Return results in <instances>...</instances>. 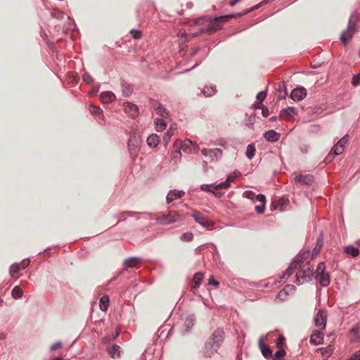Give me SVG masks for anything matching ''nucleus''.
Masks as SVG:
<instances>
[{
	"instance_id": "obj_1",
	"label": "nucleus",
	"mask_w": 360,
	"mask_h": 360,
	"mask_svg": "<svg viewBox=\"0 0 360 360\" xmlns=\"http://www.w3.org/2000/svg\"><path fill=\"white\" fill-rule=\"evenodd\" d=\"M233 15H224L211 19L210 18H200L193 21L192 25L199 26V33L211 34L220 30L227 18Z\"/></svg>"
},
{
	"instance_id": "obj_2",
	"label": "nucleus",
	"mask_w": 360,
	"mask_h": 360,
	"mask_svg": "<svg viewBox=\"0 0 360 360\" xmlns=\"http://www.w3.org/2000/svg\"><path fill=\"white\" fill-rule=\"evenodd\" d=\"M224 340V331L221 329L216 330L205 344V352L211 356L217 352Z\"/></svg>"
},
{
	"instance_id": "obj_3",
	"label": "nucleus",
	"mask_w": 360,
	"mask_h": 360,
	"mask_svg": "<svg viewBox=\"0 0 360 360\" xmlns=\"http://www.w3.org/2000/svg\"><path fill=\"white\" fill-rule=\"evenodd\" d=\"M181 220V217L177 211L170 210L167 214H162L156 218L158 224L161 225H168L172 223L178 222Z\"/></svg>"
},
{
	"instance_id": "obj_4",
	"label": "nucleus",
	"mask_w": 360,
	"mask_h": 360,
	"mask_svg": "<svg viewBox=\"0 0 360 360\" xmlns=\"http://www.w3.org/2000/svg\"><path fill=\"white\" fill-rule=\"evenodd\" d=\"M356 21L357 18L355 15H352L350 16L347 30L344 31L340 35V40L345 44H346L347 42L353 37L354 34L356 31Z\"/></svg>"
},
{
	"instance_id": "obj_5",
	"label": "nucleus",
	"mask_w": 360,
	"mask_h": 360,
	"mask_svg": "<svg viewBox=\"0 0 360 360\" xmlns=\"http://www.w3.org/2000/svg\"><path fill=\"white\" fill-rule=\"evenodd\" d=\"M191 217L195 219V221L200 224L202 226L209 229L210 226L213 225V222L211 221L207 217L204 216L201 212L193 210Z\"/></svg>"
},
{
	"instance_id": "obj_6",
	"label": "nucleus",
	"mask_w": 360,
	"mask_h": 360,
	"mask_svg": "<svg viewBox=\"0 0 360 360\" xmlns=\"http://www.w3.org/2000/svg\"><path fill=\"white\" fill-rule=\"evenodd\" d=\"M294 181L295 184L297 186L302 185H310L313 181L314 177L310 174H301L297 173H294Z\"/></svg>"
},
{
	"instance_id": "obj_7",
	"label": "nucleus",
	"mask_w": 360,
	"mask_h": 360,
	"mask_svg": "<svg viewBox=\"0 0 360 360\" xmlns=\"http://www.w3.org/2000/svg\"><path fill=\"white\" fill-rule=\"evenodd\" d=\"M327 315L325 311L319 310L314 319L315 325L321 330L324 329L326 325Z\"/></svg>"
},
{
	"instance_id": "obj_8",
	"label": "nucleus",
	"mask_w": 360,
	"mask_h": 360,
	"mask_svg": "<svg viewBox=\"0 0 360 360\" xmlns=\"http://www.w3.org/2000/svg\"><path fill=\"white\" fill-rule=\"evenodd\" d=\"M202 153L205 157H210L213 160H217L222 156V150L219 148L207 149L204 148L202 150Z\"/></svg>"
},
{
	"instance_id": "obj_9",
	"label": "nucleus",
	"mask_w": 360,
	"mask_h": 360,
	"mask_svg": "<svg viewBox=\"0 0 360 360\" xmlns=\"http://www.w3.org/2000/svg\"><path fill=\"white\" fill-rule=\"evenodd\" d=\"M265 338L264 337L262 336L259 338L258 341V345L259 347V349L262 354V355L267 359H269L272 357V352L269 347L268 345L264 344Z\"/></svg>"
},
{
	"instance_id": "obj_10",
	"label": "nucleus",
	"mask_w": 360,
	"mask_h": 360,
	"mask_svg": "<svg viewBox=\"0 0 360 360\" xmlns=\"http://www.w3.org/2000/svg\"><path fill=\"white\" fill-rule=\"evenodd\" d=\"M297 114V110L293 107H288L280 112V117L286 121H291Z\"/></svg>"
},
{
	"instance_id": "obj_11",
	"label": "nucleus",
	"mask_w": 360,
	"mask_h": 360,
	"mask_svg": "<svg viewBox=\"0 0 360 360\" xmlns=\"http://www.w3.org/2000/svg\"><path fill=\"white\" fill-rule=\"evenodd\" d=\"M306 96L307 91L304 87L295 89L290 94V98L295 101H302Z\"/></svg>"
},
{
	"instance_id": "obj_12",
	"label": "nucleus",
	"mask_w": 360,
	"mask_h": 360,
	"mask_svg": "<svg viewBox=\"0 0 360 360\" xmlns=\"http://www.w3.org/2000/svg\"><path fill=\"white\" fill-rule=\"evenodd\" d=\"M124 112L129 115V116L134 118L138 116L139 114V110L138 107L129 102L124 103Z\"/></svg>"
},
{
	"instance_id": "obj_13",
	"label": "nucleus",
	"mask_w": 360,
	"mask_h": 360,
	"mask_svg": "<svg viewBox=\"0 0 360 360\" xmlns=\"http://www.w3.org/2000/svg\"><path fill=\"white\" fill-rule=\"evenodd\" d=\"M150 102L158 115L162 117H165L168 115L167 110L158 101L151 99Z\"/></svg>"
},
{
	"instance_id": "obj_14",
	"label": "nucleus",
	"mask_w": 360,
	"mask_h": 360,
	"mask_svg": "<svg viewBox=\"0 0 360 360\" xmlns=\"http://www.w3.org/2000/svg\"><path fill=\"white\" fill-rule=\"evenodd\" d=\"M184 194H185V193L183 191H179V190L170 191L166 197L167 202L170 203L172 201H174V200L181 198V197H183L184 195Z\"/></svg>"
},
{
	"instance_id": "obj_15",
	"label": "nucleus",
	"mask_w": 360,
	"mask_h": 360,
	"mask_svg": "<svg viewBox=\"0 0 360 360\" xmlns=\"http://www.w3.org/2000/svg\"><path fill=\"white\" fill-rule=\"evenodd\" d=\"M237 176H238L237 174H235V173L231 174V175H229L228 176V178L226 179V180L225 181L221 182V183L219 184L218 185L214 186V188L215 189H226V188H228L230 186L231 183L233 182Z\"/></svg>"
},
{
	"instance_id": "obj_16",
	"label": "nucleus",
	"mask_w": 360,
	"mask_h": 360,
	"mask_svg": "<svg viewBox=\"0 0 360 360\" xmlns=\"http://www.w3.org/2000/svg\"><path fill=\"white\" fill-rule=\"evenodd\" d=\"M128 147L129 150L132 155H136L137 154L139 149V145L135 137H131L129 139Z\"/></svg>"
},
{
	"instance_id": "obj_17",
	"label": "nucleus",
	"mask_w": 360,
	"mask_h": 360,
	"mask_svg": "<svg viewBox=\"0 0 360 360\" xmlns=\"http://www.w3.org/2000/svg\"><path fill=\"white\" fill-rule=\"evenodd\" d=\"M344 148L336 143L332 148L330 153L326 158V161H330L334 156L342 154Z\"/></svg>"
},
{
	"instance_id": "obj_18",
	"label": "nucleus",
	"mask_w": 360,
	"mask_h": 360,
	"mask_svg": "<svg viewBox=\"0 0 360 360\" xmlns=\"http://www.w3.org/2000/svg\"><path fill=\"white\" fill-rule=\"evenodd\" d=\"M323 340V333L320 331L314 332L310 337V342L315 345H320Z\"/></svg>"
},
{
	"instance_id": "obj_19",
	"label": "nucleus",
	"mask_w": 360,
	"mask_h": 360,
	"mask_svg": "<svg viewBox=\"0 0 360 360\" xmlns=\"http://www.w3.org/2000/svg\"><path fill=\"white\" fill-rule=\"evenodd\" d=\"M100 99L103 103H109L115 99V95L112 91L103 92L100 95Z\"/></svg>"
},
{
	"instance_id": "obj_20",
	"label": "nucleus",
	"mask_w": 360,
	"mask_h": 360,
	"mask_svg": "<svg viewBox=\"0 0 360 360\" xmlns=\"http://www.w3.org/2000/svg\"><path fill=\"white\" fill-rule=\"evenodd\" d=\"M265 139L270 142L277 141L280 138V134L274 130H269L264 135Z\"/></svg>"
},
{
	"instance_id": "obj_21",
	"label": "nucleus",
	"mask_w": 360,
	"mask_h": 360,
	"mask_svg": "<svg viewBox=\"0 0 360 360\" xmlns=\"http://www.w3.org/2000/svg\"><path fill=\"white\" fill-rule=\"evenodd\" d=\"M317 280H319L321 285L326 287L330 283V276L328 273L321 274L320 275L315 276Z\"/></svg>"
},
{
	"instance_id": "obj_22",
	"label": "nucleus",
	"mask_w": 360,
	"mask_h": 360,
	"mask_svg": "<svg viewBox=\"0 0 360 360\" xmlns=\"http://www.w3.org/2000/svg\"><path fill=\"white\" fill-rule=\"evenodd\" d=\"M108 354L112 359H118L120 357V347L113 345L108 349Z\"/></svg>"
},
{
	"instance_id": "obj_23",
	"label": "nucleus",
	"mask_w": 360,
	"mask_h": 360,
	"mask_svg": "<svg viewBox=\"0 0 360 360\" xmlns=\"http://www.w3.org/2000/svg\"><path fill=\"white\" fill-rule=\"evenodd\" d=\"M309 255L310 252L309 250L300 252L299 255L295 257L293 262L297 263V265L299 266L300 263L307 259Z\"/></svg>"
},
{
	"instance_id": "obj_24",
	"label": "nucleus",
	"mask_w": 360,
	"mask_h": 360,
	"mask_svg": "<svg viewBox=\"0 0 360 360\" xmlns=\"http://www.w3.org/2000/svg\"><path fill=\"white\" fill-rule=\"evenodd\" d=\"M202 278H203V274L200 272H198V273H196L193 278V281H192V284H191V288H198L202 281Z\"/></svg>"
},
{
	"instance_id": "obj_25",
	"label": "nucleus",
	"mask_w": 360,
	"mask_h": 360,
	"mask_svg": "<svg viewBox=\"0 0 360 360\" xmlns=\"http://www.w3.org/2000/svg\"><path fill=\"white\" fill-rule=\"evenodd\" d=\"M159 142H160V138L155 134H151L147 139V143L151 148H155L158 145Z\"/></svg>"
},
{
	"instance_id": "obj_26",
	"label": "nucleus",
	"mask_w": 360,
	"mask_h": 360,
	"mask_svg": "<svg viewBox=\"0 0 360 360\" xmlns=\"http://www.w3.org/2000/svg\"><path fill=\"white\" fill-rule=\"evenodd\" d=\"M89 111L91 115L97 116L98 120L103 119V111L99 107L94 105H91L89 106Z\"/></svg>"
},
{
	"instance_id": "obj_27",
	"label": "nucleus",
	"mask_w": 360,
	"mask_h": 360,
	"mask_svg": "<svg viewBox=\"0 0 360 360\" xmlns=\"http://www.w3.org/2000/svg\"><path fill=\"white\" fill-rule=\"evenodd\" d=\"M323 238L322 234H321L317 239L315 248L312 250V257H314L319 253L320 250L323 247Z\"/></svg>"
},
{
	"instance_id": "obj_28",
	"label": "nucleus",
	"mask_w": 360,
	"mask_h": 360,
	"mask_svg": "<svg viewBox=\"0 0 360 360\" xmlns=\"http://www.w3.org/2000/svg\"><path fill=\"white\" fill-rule=\"evenodd\" d=\"M334 349V347L332 345H328L326 347H321L318 349L322 356L328 357L331 355Z\"/></svg>"
},
{
	"instance_id": "obj_29",
	"label": "nucleus",
	"mask_w": 360,
	"mask_h": 360,
	"mask_svg": "<svg viewBox=\"0 0 360 360\" xmlns=\"http://www.w3.org/2000/svg\"><path fill=\"white\" fill-rule=\"evenodd\" d=\"M109 297L107 295H104L101 297L99 301L100 309L103 311H106L108 307Z\"/></svg>"
},
{
	"instance_id": "obj_30",
	"label": "nucleus",
	"mask_w": 360,
	"mask_h": 360,
	"mask_svg": "<svg viewBox=\"0 0 360 360\" xmlns=\"http://www.w3.org/2000/svg\"><path fill=\"white\" fill-rule=\"evenodd\" d=\"M155 129L158 131L164 130L167 126L166 122L162 118H156L155 120Z\"/></svg>"
},
{
	"instance_id": "obj_31",
	"label": "nucleus",
	"mask_w": 360,
	"mask_h": 360,
	"mask_svg": "<svg viewBox=\"0 0 360 360\" xmlns=\"http://www.w3.org/2000/svg\"><path fill=\"white\" fill-rule=\"evenodd\" d=\"M298 268V266L297 265V263L292 262L288 269L285 271V272L283 274V278H288L296 269Z\"/></svg>"
},
{
	"instance_id": "obj_32",
	"label": "nucleus",
	"mask_w": 360,
	"mask_h": 360,
	"mask_svg": "<svg viewBox=\"0 0 360 360\" xmlns=\"http://www.w3.org/2000/svg\"><path fill=\"white\" fill-rule=\"evenodd\" d=\"M217 90L215 87L212 86H205L202 90V93L206 97H210L215 94Z\"/></svg>"
},
{
	"instance_id": "obj_33",
	"label": "nucleus",
	"mask_w": 360,
	"mask_h": 360,
	"mask_svg": "<svg viewBox=\"0 0 360 360\" xmlns=\"http://www.w3.org/2000/svg\"><path fill=\"white\" fill-rule=\"evenodd\" d=\"M285 354L286 352L283 349H278V350L275 353L274 356H272L271 359H272V360H283Z\"/></svg>"
},
{
	"instance_id": "obj_34",
	"label": "nucleus",
	"mask_w": 360,
	"mask_h": 360,
	"mask_svg": "<svg viewBox=\"0 0 360 360\" xmlns=\"http://www.w3.org/2000/svg\"><path fill=\"white\" fill-rule=\"evenodd\" d=\"M345 252L347 254L351 255L353 257H357L359 254V251L357 248L353 246H347L345 248Z\"/></svg>"
},
{
	"instance_id": "obj_35",
	"label": "nucleus",
	"mask_w": 360,
	"mask_h": 360,
	"mask_svg": "<svg viewBox=\"0 0 360 360\" xmlns=\"http://www.w3.org/2000/svg\"><path fill=\"white\" fill-rule=\"evenodd\" d=\"M201 189L204 191H209L213 193L216 196L220 197L221 193L219 192H215L214 190H216L214 188V186L204 184L201 186Z\"/></svg>"
},
{
	"instance_id": "obj_36",
	"label": "nucleus",
	"mask_w": 360,
	"mask_h": 360,
	"mask_svg": "<svg viewBox=\"0 0 360 360\" xmlns=\"http://www.w3.org/2000/svg\"><path fill=\"white\" fill-rule=\"evenodd\" d=\"M139 259L136 257H131L125 260L124 264L127 267H134L139 263Z\"/></svg>"
},
{
	"instance_id": "obj_37",
	"label": "nucleus",
	"mask_w": 360,
	"mask_h": 360,
	"mask_svg": "<svg viewBox=\"0 0 360 360\" xmlns=\"http://www.w3.org/2000/svg\"><path fill=\"white\" fill-rule=\"evenodd\" d=\"M255 153V148L253 145L250 144L247 146L246 153L245 155L247 158L250 160H251Z\"/></svg>"
},
{
	"instance_id": "obj_38",
	"label": "nucleus",
	"mask_w": 360,
	"mask_h": 360,
	"mask_svg": "<svg viewBox=\"0 0 360 360\" xmlns=\"http://www.w3.org/2000/svg\"><path fill=\"white\" fill-rule=\"evenodd\" d=\"M173 134H174V128L172 127H170V128L167 130V131L163 136V141L167 144L169 141V140H170L171 137L173 136Z\"/></svg>"
},
{
	"instance_id": "obj_39",
	"label": "nucleus",
	"mask_w": 360,
	"mask_h": 360,
	"mask_svg": "<svg viewBox=\"0 0 360 360\" xmlns=\"http://www.w3.org/2000/svg\"><path fill=\"white\" fill-rule=\"evenodd\" d=\"M306 275L304 274V272H303L302 270L297 273L296 274V282L297 284H302L304 283V279H306Z\"/></svg>"
},
{
	"instance_id": "obj_40",
	"label": "nucleus",
	"mask_w": 360,
	"mask_h": 360,
	"mask_svg": "<svg viewBox=\"0 0 360 360\" xmlns=\"http://www.w3.org/2000/svg\"><path fill=\"white\" fill-rule=\"evenodd\" d=\"M325 270H326V264H325V263L324 262H320L318 264L316 271L314 272V274H315V276H318V275H320L321 274L325 273Z\"/></svg>"
},
{
	"instance_id": "obj_41",
	"label": "nucleus",
	"mask_w": 360,
	"mask_h": 360,
	"mask_svg": "<svg viewBox=\"0 0 360 360\" xmlns=\"http://www.w3.org/2000/svg\"><path fill=\"white\" fill-rule=\"evenodd\" d=\"M22 295V290L19 286H15L12 290V296L14 298H19Z\"/></svg>"
},
{
	"instance_id": "obj_42",
	"label": "nucleus",
	"mask_w": 360,
	"mask_h": 360,
	"mask_svg": "<svg viewBox=\"0 0 360 360\" xmlns=\"http://www.w3.org/2000/svg\"><path fill=\"white\" fill-rule=\"evenodd\" d=\"M20 269V267L18 264H13L10 267V274L12 277H15V275L19 271Z\"/></svg>"
},
{
	"instance_id": "obj_43",
	"label": "nucleus",
	"mask_w": 360,
	"mask_h": 360,
	"mask_svg": "<svg viewBox=\"0 0 360 360\" xmlns=\"http://www.w3.org/2000/svg\"><path fill=\"white\" fill-rule=\"evenodd\" d=\"M82 79L84 80V82L85 83H86L88 84H91L94 81L92 76L88 72H84L82 75Z\"/></svg>"
},
{
	"instance_id": "obj_44",
	"label": "nucleus",
	"mask_w": 360,
	"mask_h": 360,
	"mask_svg": "<svg viewBox=\"0 0 360 360\" xmlns=\"http://www.w3.org/2000/svg\"><path fill=\"white\" fill-rule=\"evenodd\" d=\"M172 159L174 161L175 163H176L181 157V153L180 150H176L172 153L171 155Z\"/></svg>"
},
{
	"instance_id": "obj_45",
	"label": "nucleus",
	"mask_w": 360,
	"mask_h": 360,
	"mask_svg": "<svg viewBox=\"0 0 360 360\" xmlns=\"http://www.w3.org/2000/svg\"><path fill=\"white\" fill-rule=\"evenodd\" d=\"M193 233H189V232L184 233L181 237V239L185 242H190L193 240Z\"/></svg>"
},
{
	"instance_id": "obj_46",
	"label": "nucleus",
	"mask_w": 360,
	"mask_h": 360,
	"mask_svg": "<svg viewBox=\"0 0 360 360\" xmlns=\"http://www.w3.org/2000/svg\"><path fill=\"white\" fill-rule=\"evenodd\" d=\"M266 96V91H260L257 95V98L259 101L258 103V105H262V101L265 99Z\"/></svg>"
},
{
	"instance_id": "obj_47",
	"label": "nucleus",
	"mask_w": 360,
	"mask_h": 360,
	"mask_svg": "<svg viewBox=\"0 0 360 360\" xmlns=\"http://www.w3.org/2000/svg\"><path fill=\"white\" fill-rule=\"evenodd\" d=\"M302 271L304 272L307 278H311L314 275V269L311 267H308L307 269H302Z\"/></svg>"
},
{
	"instance_id": "obj_48",
	"label": "nucleus",
	"mask_w": 360,
	"mask_h": 360,
	"mask_svg": "<svg viewBox=\"0 0 360 360\" xmlns=\"http://www.w3.org/2000/svg\"><path fill=\"white\" fill-rule=\"evenodd\" d=\"M244 196L250 200H254L255 199V193L251 191H247L244 193Z\"/></svg>"
},
{
	"instance_id": "obj_49",
	"label": "nucleus",
	"mask_w": 360,
	"mask_h": 360,
	"mask_svg": "<svg viewBox=\"0 0 360 360\" xmlns=\"http://www.w3.org/2000/svg\"><path fill=\"white\" fill-rule=\"evenodd\" d=\"M285 342V338L283 336H280L276 341V347L278 349H283V344Z\"/></svg>"
},
{
	"instance_id": "obj_50",
	"label": "nucleus",
	"mask_w": 360,
	"mask_h": 360,
	"mask_svg": "<svg viewBox=\"0 0 360 360\" xmlns=\"http://www.w3.org/2000/svg\"><path fill=\"white\" fill-rule=\"evenodd\" d=\"M352 83L354 86L360 85V74L356 75L353 77Z\"/></svg>"
},
{
	"instance_id": "obj_51",
	"label": "nucleus",
	"mask_w": 360,
	"mask_h": 360,
	"mask_svg": "<svg viewBox=\"0 0 360 360\" xmlns=\"http://www.w3.org/2000/svg\"><path fill=\"white\" fill-rule=\"evenodd\" d=\"M130 33L135 39H139L141 37V32L139 30H132Z\"/></svg>"
},
{
	"instance_id": "obj_52",
	"label": "nucleus",
	"mask_w": 360,
	"mask_h": 360,
	"mask_svg": "<svg viewBox=\"0 0 360 360\" xmlns=\"http://www.w3.org/2000/svg\"><path fill=\"white\" fill-rule=\"evenodd\" d=\"M348 136L347 135H345V136H343L340 141H338V142L337 143V144L338 145H340V146H342V148L345 147V144L347 143L348 142Z\"/></svg>"
},
{
	"instance_id": "obj_53",
	"label": "nucleus",
	"mask_w": 360,
	"mask_h": 360,
	"mask_svg": "<svg viewBox=\"0 0 360 360\" xmlns=\"http://www.w3.org/2000/svg\"><path fill=\"white\" fill-rule=\"evenodd\" d=\"M255 199L257 201H259V202H262V204H265L266 198L264 195L258 194L255 196Z\"/></svg>"
},
{
	"instance_id": "obj_54",
	"label": "nucleus",
	"mask_w": 360,
	"mask_h": 360,
	"mask_svg": "<svg viewBox=\"0 0 360 360\" xmlns=\"http://www.w3.org/2000/svg\"><path fill=\"white\" fill-rule=\"evenodd\" d=\"M192 144V142L189 140H186L185 141L184 143H182L181 144V148L184 150H186V149L187 148H188L189 146H191Z\"/></svg>"
},
{
	"instance_id": "obj_55",
	"label": "nucleus",
	"mask_w": 360,
	"mask_h": 360,
	"mask_svg": "<svg viewBox=\"0 0 360 360\" xmlns=\"http://www.w3.org/2000/svg\"><path fill=\"white\" fill-rule=\"evenodd\" d=\"M62 346V344L61 342H57L56 343H54L51 347V351H54V350H56V349H58L61 347Z\"/></svg>"
},
{
	"instance_id": "obj_56",
	"label": "nucleus",
	"mask_w": 360,
	"mask_h": 360,
	"mask_svg": "<svg viewBox=\"0 0 360 360\" xmlns=\"http://www.w3.org/2000/svg\"><path fill=\"white\" fill-rule=\"evenodd\" d=\"M29 264H30V260L24 259L22 261V262L19 265L21 269H25L27 266H28Z\"/></svg>"
},
{
	"instance_id": "obj_57",
	"label": "nucleus",
	"mask_w": 360,
	"mask_h": 360,
	"mask_svg": "<svg viewBox=\"0 0 360 360\" xmlns=\"http://www.w3.org/2000/svg\"><path fill=\"white\" fill-rule=\"evenodd\" d=\"M265 204H262V205H258L255 207V210L258 213H263L264 211Z\"/></svg>"
},
{
	"instance_id": "obj_58",
	"label": "nucleus",
	"mask_w": 360,
	"mask_h": 360,
	"mask_svg": "<svg viewBox=\"0 0 360 360\" xmlns=\"http://www.w3.org/2000/svg\"><path fill=\"white\" fill-rule=\"evenodd\" d=\"M349 360H360V351L357 352L354 354H353Z\"/></svg>"
},
{
	"instance_id": "obj_59",
	"label": "nucleus",
	"mask_w": 360,
	"mask_h": 360,
	"mask_svg": "<svg viewBox=\"0 0 360 360\" xmlns=\"http://www.w3.org/2000/svg\"><path fill=\"white\" fill-rule=\"evenodd\" d=\"M257 108H262V115L264 117H266L269 115V110H268L267 108L263 107V106H260V105H258Z\"/></svg>"
},
{
	"instance_id": "obj_60",
	"label": "nucleus",
	"mask_w": 360,
	"mask_h": 360,
	"mask_svg": "<svg viewBox=\"0 0 360 360\" xmlns=\"http://www.w3.org/2000/svg\"><path fill=\"white\" fill-rule=\"evenodd\" d=\"M208 283H209V285H216V286L219 285V282L215 281L212 276H211L209 278Z\"/></svg>"
},
{
	"instance_id": "obj_61",
	"label": "nucleus",
	"mask_w": 360,
	"mask_h": 360,
	"mask_svg": "<svg viewBox=\"0 0 360 360\" xmlns=\"http://www.w3.org/2000/svg\"><path fill=\"white\" fill-rule=\"evenodd\" d=\"M178 35L180 36V37H183V36H186V40H188V36L187 34L185 33V32H182L181 30H180L178 33Z\"/></svg>"
},
{
	"instance_id": "obj_62",
	"label": "nucleus",
	"mask_w": 360,
	"mask_h": 360,
	"mask_svg": "<svg viewBox=\"0 0 360 360\" xmlns=\"http://www.w3.org/2000/svg\"><path fill=\"white\" fill-rule=\"evenodd\" d=\"M240 1V0H231L230 1L229 4H230V6H233L234 5H236Z\"/></svg>"
},
{
	"instance_id": "obj_63",
	"label": "nucleus",
	"mask_w": 360,
	"mask_h": 360,
	"mask_svg": "<svg viewBox=\"0 0 360 360\" xmlns=\"http://www.w3.org/2000/svg\"><path fill=\"white\" fill-rule=\"evenodd\" d=\"M130 94H131V90H130L129 89H127V91H126V92H125V91H124V94L126 96H129L130 95Z\"/></svg>"
},
{
	"instance_id": "obj_64",
	"label": "nucleus",
	"mask_w": 360,
	"mask_h": 360,
	"mask_svg": "<svg viewBox=\"0 0 360 360\" xmlns=\"http://www.w3.org/2000/svg\"><path fill=\"white\" fill-rule=\"evenodd\" d=\"M52 360H63L62 358H53Z\"/></svg>"
}]
</instances>
